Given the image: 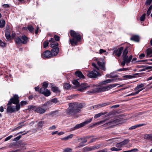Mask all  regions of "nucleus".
Returning a JSON list of instances; mask_svg holds the SVG:
<instances>
[{"mask_svg":"<svg viewBox=\"0 0 152 152\" xmlns=\"http://www.w3.org/2000/svg\"><path fill=\"white\" fill-rule=\"evenodd\" d=\"M118 85V84H113L103 87L99 86V85L94 86V88L92 89L91 90L88 91L87 92V94H92L98 92L108 91Z\"/></svg>","mask_w":152,"mask_h":152,"instance_id":"nucleus-1","label":"nucleus"},{"mask_svg":"<svg viewBox=\"0 0 152 152\" xmlns=\"http://www.w3.org/2000/svg\"><path fill=\"white\" fill-rule=\"evenodd\" d=\"M83 106L82 104L77 105L74 103H71L69 104V107L66 110V113L69 115H73L75 117L76 114L80 111Z\"/></svg>","mask_w":152,"mask_h":152,"instance_id":"nucleus-2","label":"nucleus"},{"mask_svg":"<svg viewBox=\"0 0 152 152\" xmlns=\"http://www.w3.org/2000/svg\"><path fill=\"white\" fill-rule=\"evenodd\" d=\"M70 35L72 39H69V42L72 46L77 45V43L81 39L80 35L79 34L73 30H71Z\"/></svg>","mask_w":152,"mask_h":152,"instance_id":"nucleus-3","label":"nucleus"},{"mask_svg":"<svg viewBox=\"0 0 152 152\" xmlns=\"http://www.w3.org/2000/svg\"><path fill=\"white\" fill-rule=\"evenodd\" d=\"M128 52L127 48L126 47L124 50L122 54L123 61L121 62V64L123 66H124L125 64L128 65L132 58V55H130L129 56L127 55Z\"/></svg>","mask_w":152,"mask_h":152,"instance_id":"nucleus-4","label":"nucleus"},{"mask_svg":"<svg viewBox=\"0 0 152 152\" xmlns=\"http://www.w3.org/2000/svg\"><path fill=\"white\" fill-rule=\"evenodd\" d=\"M92 65L95 68L94 69L93 71L89 72L87 75L91 78H95L99 75V70L95 63H93Z\"/></svg>","mask_w":152,"mask_h":152,"instance_id":"nucleus-5","label":"nucleus"},{"mask_svg":"<svg viewBox=\"0 0 152 152\" xmlns=\"http://www.w3.org/2000/svg\"><path fill=\"white\" fill-rule=\"evenodd\" d=\"M50 105V102H48L43 104L41 107H39L35 110L37 113L42 114L44 113L47 109L48 107Z\"/></svg>","mask_w":152,"mask_h":152,"instance_id":"nucleus-6","label":"nucleus"},{"mask_svg":"<svg viewBox=\"0 0 152 152\" xmlns=\"http://www.w3.org/2000/svg\"><path fill=\"white\" fill-rule=\"evenodd\" d=\"M27 37L25 35H23L22 38L19 37H17L15 39V42L17 45H19L21 43L26 44L28 41Z\"/></svg>","mask_w":152,"mask_h":152,"instance_id":"nucleus-7","label":"nucleus"},{"mask_svg":"<svg viewBox=\"0 0 152 152\" xmlns=\"http://www.w3.org/2000/svg\"><path fill=\"white\" fill-rule=\"evenodd\" d=\"M18 98L19 97L17 95H14L13 98L10 99L7 105H10L12 103L15 104H17L19 102Z\"/></svg>","mask_w":152,"mask_h":152,"instance_id":"nucleus-8","label":"nucleus"},{"mask_svg":"<svg viewBox=\"0 0 152 152\" xmlns=\"http://www.w3.org/2000/svg\"><path fill=\"white\" fill-rule=\"evenodd\" d=\"M123 47H121L118 49L115 50L113 52V55L115 57H119L122 53V51L123 50Z\"/></svg>","mask_w":152,"mask_h":152,"instance_id":"nucleus-9","label":"nucleus"},{"mask_svg":"<svg viewBox=\"0 0 152 152\" xmlns=\"http://www.w3.org/2000/svg\"><path fill=\"white\" fill-rule=\"evenodd\" d=\"M39 91L40 93L43 94L46 96H48L50 94V91L44 87L41 88Z\"/></svg>","mask_w":152,"mask_h":152,"instance_id":"nucleus-10","label":"nucleus"},{"mask_svg":"<svg viewBox=\"0 0 152 152\" xmlns=\"http://www.w3.org/2000/svg\"><path fill=\"white\" fill-rule=\"evenodd\" d=\"M42 56L43 58H50L52 57L51 52L49 50H47L43 53Z\"/></svg>","mask_w":152,"mask_h":152,"instance_id":"nucleus-11","label":"nucleus"},{"mask_svg":"<svg viewBox=\"0 0 152 152\" xmlns=\"http://www.w3.org/2000/svg\"><path fill=\"white\" fill-rule=\"evenodd\" d=\"M90 87V86L86 84L83 83L81 84L80 88L78 89V90L79 91L83 92Z\"/></svg>","mask_w":152,"mask_h":152,"instance_id":"nucleus-12","label":"nucleus"},{"mask_svg":"<svg viewBox=\"0 0 152 152\" xmlns=\"http://www.w3.org/2000/svg\"><path fill=\"white\" fill-rule=\"evenodd\" d=\"M49 41L50 42V45L51 48H54L58 45V43L53 38H51Z\"/></svg>","mask_w":152,"mask_h":152,"instance_id":"nucleus-13","label":"nucleus"},{"mask_svg":"<svg viewBox=\"0 0 152 152\" xmlns=\"http://www.w3.org/2000/svg\"><path fill=\"white\" fill-rule=\"evenodd\" d=\"M114 80L113 79H108L107 80H105L104 81L101 82H100L99 83V86H102L103 85H105L106 84L114 82Z\"/></svg>","mask_w":152,"mask_h":152,"instance_id":"nucleus-14","label":"nucleus"},{"mask_svg":"<svg viewBox=\"0 0 152 152\" xmlns=\"http://www.w3.org/2000/svg\"><path fill=\"white\" fill-rule=\"evenodd\" d=\"M145 84L141 83L137 85V86L134 88V90L136 91H139L140 90V91L144 89Z\"/></svg>","mask_w":152,"mask_h":152,"instance_id":"nucleus-15","label":"nucleus"},{"mask_svg":"<svg viewBox=\"0 0 152 152\" xmlns=\"http://www.w3.org/2000/svg\"><path fill=\"white\" fill-rule=\"evenodd\" d=\"M97 64L99 66V67L100 69H101L102 70H105V65L102 61H98Z\"/></svg>","mask_w":152,"mask_h":152,"instance_id":"nucleus-16","label":"nucleus"},{"mask_svg":"<svg viewBox=\"0 0 152 152\" xmlns=\"http://www.w3.org/2000/svg\"><path fill=\"white\" fill-rule=\"evenodd\" d=\"M15 106H8L7 108V113H12L15 112Z\"/></svg>","mask_w":152,"mask_h":152,"instance_id":"nucleus-17","label":"nucleus"},{"mask_svg":"<svg viewBox=\"0 0 152 152\" xmlns=\"http://www.w3.org/2000/svg\"><path fill=\"white\" fill-rule=\"evenodd\" d=\"M51 54H52L53 57V56L56 55L58 54L59 51V48L58 47L53 48L51 50Z\"/></svg>","mask_w":152,"mask_h":152,"instance_id":"nucleus-18","label":"nucleus"},{"mask_svg":"<svg viewBox=\"0 0 152 152\" xmlns=\"http://www.w3.org/2000/svg\"><path fill=\"white\" fill-rule=\"evenodd\" d=\"M75 75L79 77L80 78H84V76L83 75L82 73L79 71H76L75 73Z\"/></svg>","mask_w":152,"mask_h":152,"instance_id":"nucleus-19","label":"nucleus"},{"mask_svg":"<svg viewBox=\"0 0 152 152\" xmlns=\"http://www.w3.org/2000/svg\"><path fill=\"white\" fill-rule=\"evenodd\" d=\"M144 138L145 139L152 141V135L148 134H145L144 135Z\"/></svg>","mask_w":152,"mask_h":152,"instance_id":"nucleus-20","label":"nucleus"},{"mask_svg":"<svg viewBox=\"0 0 152 152\" xmlns=\"http://www.w3.org/2000/svg\"><path fill=\"white\" fill-rule=\"evenodd\" d=\"M89 138V137H84L83 139H84V140L81 143H80L78 145L77 147L78 148H79L81 147H83V144L86 142L87 141V139Z\"/></svg>","mask_w":152,"mask_h":152,"instance_id":"nucleus-21","label":"nucleus"},{"mask_svg":"<svg viewBox=\"0 0 152 152\" xmlns=\"http://www.w3.org/2000/svg\"><path fill=\"white\" fill-rule=\"evenodd\" d=\"M109 104V103H103V104L95 105L94 106V108H100L101 107H104L106 105H108Z\"/></svg>","mask_w":152,"mask_h":152,"instance_id":"nucleus-22","label":"nucleus"},{"mask_svg":"<svg viewBox=\"0 0 152 152\" xmlns=\"http://www.w3.org/2000/svg\"><path fill=\"white\" fill-rule=\"evenodd\" d=\"M146 56L147 57H151L150 55L152 53V48H149L146 51Z\"/></svg>","mask_w":152,"mask_h":152,"instance_id":"nucleus-23","label":"nucleus"},{"mask_svg":"<svg viewBox=\"0 0 152 152\" xmlns=\"http://www.w3.org/2000/svg\"><path fill=\"white\" fill-rule=\"evenodd\" d=\"M83 126L82 123H81L79 124H77L75 126L72 128V130H75L77 129L80 128Z\"/></svg>","mask_w":152,"mask_h":152,"instance_id":"nucleus-24","label":"nucleus"},{"mask_svg":"<svg viewBox=\"0 0 152 152\" xmlns=\"http://www.w3.org/2000/svg\"><path fill=\"white\" fill-rule=\"evenodd\" d=\"M144 124H137L134 126H132L131 127L129 128V129H135L136 128L140 127L141 126H142L143 125H144Z\"/></svg>","mask_w":152,"mask_h":152,"instance_id":"nucleus-25","label":"nucleus"},{"mask_svg":"<svg viewBox=\"0 0 152 152\" xmlns=\"http://www.w3.org/2000/svg\"><path fill=\"white\" fill-rule=\"evenodd\" d=\"M93 118H91L88 119L85 121L84 122L82 123V124L83 125V126H84L85 125H86V124H88L89 123H91V121L92 120Z\"/></svg>","mask_w":152,"mask_h":152,"instance_id":"nucleus-26","label":"nucleus"},{"mask_svg":"<svg viewBox=\"0 0 152 152\" xmlns=\"http://www.w3.org/2000/svg\"><path fill=\"white\" fill-rule=\"evenodd\" d=\"M5 36L7 40H10L11 39V37L8 31H7L5 32Z\"/></svg>","mask_w":152,"mask_h":152,"instance_id":"nucleus-27","label":"nucleus"},{"mask_svg":"<svg viewBox=\"0 0 152 152\" xmlns=\"http://www.w3.org/2000/svg\"><path fill=\"white\" fill-rule=\"evenodd\" d=\"M106 114V113H100L98 114H97L95 115L94 118H98L99 117L101 116L104 115Z\"/></svg>","mask_w":152,"mask_h":152,"instance_id":"nucleus-28","label":"nucleus"},{"mask_svg":"<svg viewBox=\"0 0 152 152\" xmlns=\"http://www.w3.org/2000/svg\"><path fill=\"white\" fill-rule=\"evenodd\" d=\"M110 117L109 116L107 118L104 120L98 122L99 125L104 124L105 122L109 120L110 119Z\"/></svg>","mask_w":152,"mask_h":152,"instance_id":"nucleus-29","label":"nucleus"},{"mask_svg":"<svg viewBox=\"0 0 152 152\" xmlns=\"http://www.w3.org/2000/svg\"><path fill=\"white\" fill-rule=\"evenodd\" d=\"M131 39L135 41L138 42L139 40V37L137 36H134L132 37Z\"/></svg>","mask_w":152,"mask_h":152,"instance_id":"nucleus-30","label":"nucleus"},{"mask_svg":"<svg viewBox=\"0 0 152 152\" xmlns=\"http://www.w3.org/2000/svg\"><path fill=\"white\" fill-rule=\"evenodd\" d=\"M72 83L76 86H80V83L77 80H73Z\"/></svg>","mask_w":152,"mask_h":152,"instance_id":"nucleus-31","label":"nucleus"},{"mask_svg":"<svg viewBox=\"0 0 152 152\" xmlns=\"http://www.w3.org/2000/svg\"><path fill=\"white\" fill-rule=\"evenodd\" d=\"M51 90L53 91L56 93H57L59 91L58 88L56 86L52 87Z\"/></svg>","mask_w":152,"mask_h":152,"instance_id":"nucleus-32","label":"nucleus"},{"mask_svg":"<svg viewBox=\"0 0 152 152\" xmlns=\"http://www.w3.org/2000/svg\"><path fill=\"white\" fill-rule=\"evenodd\" d=\"M5 21L4 20H0V27H3L5 25Z\"/></svg>","mask_w":152,"mask_h":152,"instance_id":"nucleus-33","label":"nucleus"},{"mask_svg":"<svg viewBox=\"0 0 152 152\" xmlns=\"http://www.w3.org/2000/svg\"><path fill=\"white\" fill-rule=\"evenodd\" d=\"M45 124V122L44 121H39L38 124V127L39 128H41Z\"/></svg>","mask_w":152,"mask_h":152,"instance_id":"nucleus-34","label":"nucleus"},{"mask_svg":"<svg viewBox=\"0 0 152 152\" xmlns=\"http://www.w3.org/2000/svg\"><path fill=\"white\" fill-rule=\"evenodd\" d=\"M129 141V140L128 139H126L124 140L123 141L121 142L122 145V146L126 145L127 143H128Z\"/></svg>","mask_w":152,"mask_h":152,"instance_id":"nucleus-35","label":"nucleus"},{"mask_svg":"<svg viewBox=\"0 0 152 152\" xmlns=\"http://www.w3.org/2000/svg\"><path fill=\"white\" fill-rule=\"evenodd\" d=\"M6 44L4 42H2L0 39V46L2 48L6 46Z\"/></svg>","mask_w":152,"mask_h":152,"instance_id":"nucleus-36","label":"nucleus"},{"mask_svg":"<svg viewBox=\"0 0 152 152\" xmlns=\"http://www.w3.org/2000/svg\"><path fill=\"white\" fill-rule=\"evenodd\" d=\"M72 149L70 148H66L64 149L63 152H72Z\"/></svg>","mask_w":152,"mask_h":152,"instance_id":"nucleus-37","label":"nucleus"},{"mask_svg":"<svg viewBox=\"0 0 152 152\" xmlns=\"http://www.w3.org/2000/svg\"><path fill=\"white\" fill-rule=\"evenodd\" d=\"M70 85L67 83H66L64 84V88L66 89H68L70 88Z\"/></svg>","mask_w":152,"mask_h":152,"instance_id":"nucleus-38","label":"nucleus"},{"mask_svg":"<svg viewBox=\"0 0 152 152\" xmlns=\"http://www.w3.org/2000/svg\"><path fill=\"white\" fill-rule=\"evenodd\" d=\"M28 29L29 31L32 32L33 31L34 28L33 26L31 25L28 26Z\"/></svg>","mask_w":152,"mask_h":152,"instance_id":"nucleus-39","label":"nucleus"},{"mask_svg":"<svg viewBox=\"0 0 152 152\" xmlns=\"http://www.w3.org/2000/svg\"><path fill=\"white\" fill-rule=\"evenodd\" d=\"M140 90H139V91H137L135 92L132 93H131V94L128 95H127L128 96H134L138 94L140 92Z\"/></svg>","mask_w":152,"mask_h":152,"instance_id":"nucleus-40","label":"nucleus"},{"mask_svg":"<svg viewBox=\"0 0 152 152\" xmlns=\"http://www.w3.org/2000/svg\"><path fill=\"white\" fill-rule=\"evenodd\" d=\"M110 150L112 151H118L121 150V149L120 148H117L115 147H113L110 148Z\"/></svg>","mask_w":152,"mask_h":152,"instance_id":"nucleus-41","label":"nucleus"},{"mask_svg":"<svg viewBox=\"0 0 152 152\" xmlns=\"http://www.w3.org/2000/svg\"><path fill=\"white\" fill-rule=\"evenodd\" d=\"M145 14L144 13L142 15V16L140 17V20L141 21H143L145 19Z\"/></svg>","mask_w":152,"mask_h":152,"instance_id":"nucleus-42","label":"nucleus"},{"mask_svg":"<svg viewBox=\"0 0 152 152\" xmlns=\"http://www.w3.org/2000/svg\"><path fill=\"white\" fill-rule=\"evenodd\" d=\"M16 104V106H15V111L18 110L20 108V104L18 103Z\"/></svg>","mask_w":152,"mask_h":152,"instance_id":"nucleus-43","label":"nucleus"},{"mask_svg":"<svg viewBox=\"0 0 152 152\" xmlns=\"http://www.w3.org/2000/svg\"><path fill=\"white\" fill-rule=\"evenodd\" d=\"M49 44V42L48 41H45L43 42V47L44 48H46Z\"/></svg>","mask_w":152,"mask_h":152,"instance_id":"nucleus-44","label":"nucleus"},{"mask_svg":"<svg viewBox=\"0 0 152 152\" xmlns=\"http://www.w3.org/2000/svg\"><path fill=\"white\" fill-rule=\"evenodd\" d=\"M115 146L118 148H121L123 147L121 142L117 143L115 145Z\"/></svg>","mask_w":152,"mask_h":152,"instance_id":"nucleus-45","label":"nucleus"},{"mask_svg":"<svg viewBox=\"0 0 152 152\" xmlns=\"http://www.w3.org/2000/svg\"><path fill=\"white\" fill-rule=\"evenodd\" d=\"M23 126V125H20V126H18V127H16V128H15V129H12V131H14L16 130L19 129L21 128H22Z\"/></svg>","mask_w":152,"mask_h":152,"instance_id":"nucleus-46","label":"nucleus"},{"mask_svg":"<svg viewBox=\"0 0 152 152\" xmlns=\"http://www.w3.org/2000/svg\"><path fill=\"white\" fill-rule=\"evenodd\" d=\"M54 38L56 41H58L60 40V37L58 36L55 35L54 36Z\"/></svg>","mask_w":152,"mask_h":152,"instance_id":"nucleus-47","label":"nucleus"},{"mask_svg":"<svg viewBox=\"0 0 152 152\" xmlns=\"http://www.w3.org/2000/svg\"><path fill=\"white\" fill-rule=\"evenodd\" d=\"M13 136L12 135H10L8 137H7L4 140L5 141H7L9 140H10L11 138Z\"/></svg>","mask_w":152,"mask_h":152,"instance_id":"nucleus-48","label":"nucleus"},{"mask_svg":"<svg viewBox=\"0 0 152 152\" xmlns=\"http://www.w3.org/2000/svg\"><path fill=\"white\" fill-rule=\"evenodd\" d=\"M152 0H147L146 2H145V4L146 5H149L151 3Z\"/></svg>","mask_w":152,"mask_h":152,"instance_id":"nucleus-49","label":"nucleus"},{"mask_svg":"<svg viewBox=\"0 0 152 152\" xmlns=\"http://www.w3.org/2000/svg\"><path fill=\"white\" fill-rule=\"evenodd\" d=\"M145 56V55L144 53L141 54L139 56V58L140 59H142Z\"/></svg>","mask_w":152,"mask_h":152,"instance_id":"nucleus-50","label":"nucleus"},{"mask_svg":"<svg viewBox=\"0 0 152 152\" xmlns=\"http://www.w3.org/2000/svg\"><path fill=\"white\" fill-rule=\"evenodd\" d=\"M48 86V83H47L45 82L43 83V87L46 88Z\"/></svg>","mask_w":152,"mask_h":152,"instance_id":"nucleus-51","label":"nucleus"},{"mask_svg":"<svg viewBox=\"0 0 152 152\" xmlns=\"http://www.w3.org/2000/svg\"><path fill=\"white\" fill-rule=\"evenodd\" d=\"M56 128V127L55 125H53L52 126L50 127L49 128V130H52L55 129Z\"/></svg>","mask_w":152,"mask_h":152,"instance_id":"nucleus-52","label":"nucleus"},{"mask_svg":"<svg viewBox=\"0 0 152 152\" xmlns=\"http://www.w3.org/2000/svg\"><path fill=\"white\" fill-rule=\"evenodd\" d=\"M27 102L25 101H22L20 102V104L22 106L26 105L27 104Z\"/></svg>","mask_w":152,"mask_h":152,"instance_id":"nucleus-53","label":"nucleus"},{"mask_svg":"<svg viewBox=\"0 0 152 152\" xmlns=\"http://www.w3.org/2000/svg\"><path fill=\"white\" fill-rule=\"evenodd\" d=\"M34 107L33 105H29L28 107V110L30 111L31 109L34 108Z\"/></svg>","mask_w":152,"mask_h":152,"instance_id":"nucleus-54","label":"nucleus"},{"mask_svg":"<svg viewBox=\"0 0 152 152\" xmlns=\"http://www.w3.org/2000/svg\"><path fill=\"white\" fill-rule=\"evenodd\" d=\"M107 150L106 148H105L103 149L100 150L97 152H107Z\"/></svg>","mask_w":152,"mask_h":152,"instance_id":"nucleus-55","label":"nucleus"},{"mask_svg":"<svg viewBox=\"0 0 152 152\" xmlns=\"http://www.w3.org/2000/svg\"><path fill=\"white\" fill-rule=\"evenodd\" d=\"M129 70L128 68H123L120 69L118 70V71H126Z\"/></svg>","mask_w":152,"mask_h":152,"instance_id":"nucleus-56","label":"nucleus"},{"mask_svg":"<svg viewBox=\"0 0 152 152\" xmlns=\"http://www.w3.org/2000/svg\"><path fill=\"white\" fill-rule=\"evenodd\" d=\"M21 136L20 135H19L18 136L16 137L14 139V141H16L19 140L21 137Z\"/></svg>","mask_w":152,"mask_h":152,"instance_id":"nucleus-57","label":"nucleus"},{"mask_svg":"<svg viewBox=\"0 0 152 152\" xmlns=\"http://www.w3.org/2000/svg\"><path fill=\"white\" fill-rule=\"evenodd\" d=\"M68 139H72L73 137L74 136V134H70L68 136H67Z\"/></svg>","mask_w":152,"mask_h":152,"instance_id":"nucleus-58","label":"nucleus"},{"mask_svg":"<svg viewBox=\"0 0 152 152\" xmlns=\"http://www.w3.org/2000/svg\"><path fill=\"white\" fill-rule=\"evenodd\" d=\"M52 102L54 103H56L57 102V99L56 98H54L51 100Z\"/></svg>","mask_w":152,"mask_h":152,"instance_id":"nucleus-59","label":"nucleus"},{"mask_svg":"<svg viewBox=\"0 0 152 152\" xmlns=\"http://www.w3.org/2000/svg\"><path fill=\"white\" fill-rule=\"evenodd\" d=\"M106 51L105 50H104L102 49H101L99 50V53L100 54H102L103 53L105 52Z\"/></svg>","mask_w":152,"mask_h":152,"instance_id":"nucleus-60","label":"nucleus"},{"mask_svg":"<svg viewBox=\"0 0 152 152\" xmlns=\"http://www.w3.org/2000/svg\"><path fill=\"white\" fill-rule=\"evenodd\" d=\"M138 151V150L137 148H134L131 150V152H137Z\"/></svg>","mask_w":152,"mask_h":152,"instance_id":"nucleus-61","label":"nucleus"},{"mask_svg":"<svg viewBox=\"0 0 152 152\" xmlns=\"http://www.w3.org/2000/svg\"><path fill=\"white\" fill-rule=\"evenodd\" d=\"M151 12V11L148 10L147 12V16H148L150 15Z\"/></svg>","mask_w":152,"mask_h":152,"instance_id":"nucleus-62","label":"nucleus"},{"mask_svg":"<svg viewBox=\"0 0 152 152\" xmlns=\"http://www.w3.org/2000/svg\"><path fill=\"white\" fill-rule=\"evenodd\" d=\"M61 139L62 140H69L67 136L65 137H64V138H62Z\"/></svg>","mask_w":152,"mask_h":152,"instance_id":"nucleus-63","label":"nucleus"},{"mask_svg":"<svg viewBox=\"0 0 152 152\" xmlns=\"http://www.w3.org/2000/svg\"><path fill=\"white\" fill-rule=\"evenodd\" d=\"M4 111V109L3 107L1 106L0 107V111L1 112H3Z\"/></svg>","mask_w":152,"mask_h":152,"instance_id":"nucleus-64","label":"nucleus"}]
</instances>
